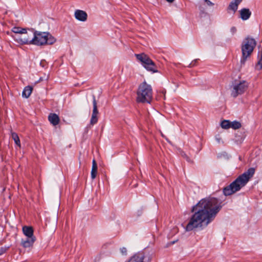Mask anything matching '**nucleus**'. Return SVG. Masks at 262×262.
Masks as SVG:
<instances>
[{
    "mask_svg": "<svg viewBox=\"0 0 262 262\" xmlns=\"http://www.w3.org/2000/svg\"><path fill=\"white\" fill-rule=\"evenodd\" d=\"M33 88L31 86H27L25 88L23 92V97L28 98L32 92Z\"/></svg>",
    "mask_w": 262,
    "mask_h": 262,
    "instance_id": "16",
    "label": "nucleus"
},
{
    "mask_svg": "<svg viewBox=\"0 0 262 262\" xmlns=\"http://www.w3.org/2000/svg\"><path fill=\"white\" fill-rule=\"evenodd\" d=\"M205 1L208 6H212L214 5V4L209 0H205Z\"/></svg>",
    "mask_w": 262,
    "mask_h": 262,
    "instance_id": "28",
    "label": "nucleus"
},
{
    "mask_svg": "<svg viewBox=\"0 0 262 262\" xmlns=\"http://www.w3.org/2000/svg\"><path fill=\"white\" fill-rule=\"evenodd\" d=\"M242 0H234L232 1L228 7V10L232 11L234 13L238 8V6L242 2Z\"/></svg>",
    "mask_w": 262,
    "mask_h": 262,
    "instance_id": "14",
    "label": "nucleus"
},
{
    "mask_svg": "<svg viewBox=\"0 0 262 262\" xmlns=\"http://www.w3.org/2000/svg\"><path fill=\"white\" fill-rule=\"evenodd\" d=\"M23 233L27 237H35L33 235V229L32 227L24 226L23 227Z\"/></svg>",
    "mask_w": 262,
    "mask_h": 262,
    "instance_id": "15",
    "label": "nucleus"
},
{
    "mask_svg": "<svg viewBox=\"0 0 262 262\" xmlns=\"http://www.w3.org/2000/svg\"><path fill=\"white\" fill-rule=\"evenodd\" d=\"M241 127V124L238 121H233L230 122V127L234 129H238Z\"/></svg>",
    "mask_w": 262,
    "mask_h": 262,
    "instance_id": "21",
    "label": "nucleus"
},
{
    "mask_svg": "<svg viewBox=\"0 0 262 262\" xmlns=\"http://www.w3.org/2000/svg\"><path fill=\"white\" fill-rule=\"evenodd\" d=\"M29 29H26L24 33L20 35L10 34L11 36L15 41L20 45H31V39L32 38V31L28 32Z\"/></svg>",
    "mask_w": 262,
    "mask_h": 262,
    "instance_id": "7",
    "label": "nucleus"
},
{
    "mask_svg": "<svg viewBox=\"0 0 262 262\" xmlns=\"http://www.w3.org/2000/svg\"><path fill=\"white\" fill-rule=\"evenodd\" d=\"M121 252L123 255H126L127 254V249L126 248L123 247L120 249Z\"/></svg>",
    "mask_w": 262,
    "mask_h": 262,
    "instance_id": "27",
    "label": "nucleus"
},
{
    "mask_svg": "<svg viewBox=\"0 0 262 262\" xmlns=\"http://www.w3.org/2000/svg\"><path fill=\"white\" fill-rule=\"evenodd\" d=\"M222 208V202L218 199L209 196L201 200L193 206L192 215L186 227L187 231L206 227L215 217Z\"/></svg>",
    "mask_w": 262,
    "mask_h": 262,
    "instance_id": "1",
    "label": "nucleus"
},
{
    "mask_svg": "<svg viewBox=\"0 0 262 262\" xmlns=\"http://www.w3.org/2000/svg\"><path fill=\"white\" fill-rule=\"evenodd\" d=\"M145 255L143 253H138L133 255L128 262H145Z\"/></svg>",
    "mask_w": 262,
    "mask_h": 262,
    "instance_id": "9",
    "label": "nucleus"
},
{
    "mask_svg": "<svg viewBox=\"0 0 262 262\" xmlns=\"http://www.w3.org/2000/svg\"><path fill=\"white\" fill-rule=\"evenodd\" d=\"M98 121L97 115L95 114H92V117L91 119V124L94 125Z\"/></svg>",
    "mask_w": 262,
    "mask_h": 262,
    "instance_id": "23",
    "label": "nucleus"
},
{
    "mask_svg": "<svg viewBox=\"0 0 262 262\" xmlns=\"http://www.w3.org/2000/svg\"><path fill=\"white\" fill-rule=\"evenodd\" d=\"M35 237H27L26 239L21 240V245L24 248L32 247L35 241Z\"/></svg>",
    "mask_w": 262,
    "mask_h": 262,
    "instance_id": "12",
    "label": "nucleus"
},
{
    "mask_svg": "<svg viewBox=\"0 0 262 262\" xmlns=\"http://www.w3.org/2000/svg\"><path fill=\"white\" fill-rule=\"evenodd\" d=\"M254 172L255 169L254 168H250L244 173L238 176L235 180L223 189L224 195L226 196L230 195L239 191L253 177Z\"/></svg>",
    "mask_w": 262,
    "mask_h": 262,
    "instance_id": "2",
    "label": "nucleus"
},
{
    "mask_svg": "<svg viewBox=\"0 0 262 262\" xmlns=\"http://www.w3.org/2000/svg\"><path fill=\"white\" fill-rule=\"evenodd\" d=\"M167 2H169V3H172L173 2H174V0H166Z\"/></svg>",
    "mask_w": 262,
    "mask_h": 262,
    "instance_id": "32",
    "label": "nucleus"
},
{
    "mask_svg": "<svg viewBox=\"0 0 262 262\" xmlns=\"http://www.w3.org/2000/svg\"><path fill=\"white\" fill-rule=\"evenodd\" d=\"M137 59L139 60L143 67L148 71L153 73L158 72L157 66L151 60V59L146 54L144 53L136 54Z\"/></svg>",
    "mask_w": 262,
    "mask_h": 262,
    "instance_id": "6",
    "label": "nucleus"
},
{
    "mask_svg": "<svg viewBox=\"0 0 262 262\" xmlns=\"http://www.w3.org/2000/svg\"><path fill=\"white\" fill-rule=\"evenodd\" d=\"M93 110L92 114H95V115H97L98 114V111L97 110V101L96 100V98L94 96H93Z\"/></svg>",
    "mask_w": 262,
    "mask_h": 262,
    "instance_id": "19",
    "label": "nucleus"
},
{
    "mask_svg": "<svg viewBox=\"0 0 262 262\" xmlns=\"http://www.w3.org/2000/svg\"><path fill=\"white\" fill-rule=\"evenodd\" d=\"M75 18L81 21H84L87 19V14L85 12L80 10H77L75 12Z\"/></svg>",
    "mask_w": 262,
    "mask_h": 262,
    "instance_id": "10",
    "label": "nucleus"
},
{
    "mask_svg": "<svg viewBox=\"0 0 262 262\" xmlns=\"http://www.w3.org/2000/svg\"><path fill=\"white\" fill-rule=\"evenodd\" d=\"M230 31L232 34H234L236 31V28L234 27H232L230 29Z\"/></svg>",
    "mask_w": 262,
    "mask_h": 262,
    "instance_id": "29",
    "label": "nucleus"
},
{
    "mask_svg": "<svg viewBox=\"0 0 262 262\" xmlns=\"http://www.w3.org/2000/svg\"><path fill=\"white\" fill-rule=\"evenodd\" d=\"M240 17L244 20H247L251 16V12L249 9L243 8L239 11Z\"/></svg>",
    "mask_w": 262,
    "mask_h": 262,
    "instance_id": "13",
    "label": "nucleus"
},
{
    "mask_svg": "<svg viewBox=\"0 0 262 262\" xmlns=\"http://www.w3.org/2000/svg\"><path fill=\"white\" fill-rule=\"evenodd\" d=\"M221 127L224 129H228L230 127V122L228 120H224L221 122Z\"/></svg>",
    "mask_w": 262,
    "mask_h": 262,
    "instance_id": "20",
    "label": "nucleus"
},
{
    "mask_svg": "<svg viewBox=\"0 0 262 262\" xmlns=\"http://www.w3.org/2000/svg\"><path fill=\"white\" fill-rule=\"evenodd\" d=\"M11 136L15 144L20 147V142L17 134L15 133H12Z\"/></svg>",
    "mask_w": 262,
    "mask_h": 262,
    "instance_id": "18",
    "label": "nucleus"
},
{
    "mask_svg": "<svg viewBox=\"0 0 262 262\" xmlns=\"http://www.w3.org/2000/svg\"><path fill=\"white\" fill-rule=\"evenodd\" d=\"M182 156H185V157H186V159L188 160V158L187 156L186 155V154H183V155H182Z\"/></svg>",
    "mask_w": 262,
    "mask_h": 262,
    "instance_id": "33",
    "label": "nucleus"
},
{
    "mask_svg": "<svg viewBox=\"0 0 262 262\" xmlns=\"http://www.w3.org/2000/svg\"><path fill=\"white\" fill-rule=\"evenodd\" d=\"M255 46L256 41L253 38L247 37L243 40L242 45L243 56L241 62H245L247 58L252 53Z\"/></svg>",
    "mask_w": 262,
    "mask_h": 262,
    "instance_id": "5",
    "label": "nucleus"
},
{
    "mask_svg": "<svg viewBox=\"0 0 262 262\" xmlns=\"http://www.w3.org/2000/svg\"><path fill=\"white\" fill-rule=\"evenodd\" d=\"M197 61H198V59H195V60H193V61H192V62L189 64V65L188 66V67H189V68H191V67H194V66L196 64V63Z\"/></svg>",
    "mask_w": 262,
    "mask_h": 262,
    "instance_id": "26",
    "label": "nucleus"
},
{
    "mask_svg": "<svg viewBox=\"0 0 262 262\" xmlns=\"http://www.w3.org/2000/svg\"><path fill=\"white\" fill-rule=\"evenodd\" d=\"M97 173V170H92L91 171V177L92 179H94Z\"/></svg>",
    "mask_w": 262,
    "mask_h": 262,
    "instance_id": "25",
    "label": "nucleus"
},
{
    "mask_svg": "<svg viewBox=\"0 0 262 262\" xmlns=\"http://www.w3.org/2000/svg\"><path fill=\"white\" fill-rule=\"evenodd\" d=\"M152 98L151 86L145 81L142 82L139 86L137 91V100L142 103H150Z\"/></svg>",
    "mask_w": 262,
    "mask_h": 262,
    "instance_id": "4",
    "label": "nucleus"
},
{
    "mask_svg": "<svg viewBox=\"0 0 262 262\" xmlns=\"http://www.w3.org/2000/svg\"><path fill=\"white\" fill-rule=\"evenodd\" d=\"M6 251V250L5 249L2 248L0 250V255L2 254L3 253H5Z\"/></svg>",
    "mask_w": 262,
    "mask_h": 262,
    "instance_id": "31",
    "label": "nucleus"
},
{
    "mask_svg": "<svg viewBox=\"0 0 262 262\" xmlns=\"http://www.w3.org/2000/svg\"><path fill=\"white\" fill-rule=\"evenodd\" d=\"M92 170H97V165L96 161L93 160Z\"/></svg>",
    "mask_w": 262,
    "mask_h": 262,
    "instance_id": "24",
    "label": "nucleus"
},
{
    "mask_svg": "<svg viewBox=\"0 0 262 262\" xmlns=\"http://www.w3.org/2000/svg\"><path fill=\"white\" fill-rule=\"evenodd\" d=\"M26 29L27 28H23L19 27H14L12 28L11 31L15 35H20L21 33H24Z\"/></svg>",
    "mask_w": 262,
    "mask_h": 262,
    "instance_id": "17",
    "label": "nucleus"
},
{
    "mask_svg": "<svg viewBox=\"0 0 262 262\" xmlns=\"http://www.w3.org/2000/svg\"><path fill=\"white\" fill-rule=\"evenodd\" d=\"M248 86V83L246 81L235 82L231 86V95L235 98L242 95L247 90Z\"/></svg>",
    "mask_w": 262,
    "mask_h": 262,
    "instance_id": "8",
    "label": "nucleus"
},
{
    "mask_svg": "<svg viewBox=\"0 0 262 262\" xmlns=\"http://www.w3.org/2000/svg\"><path fill=\"white\" fill-rule=\"evenodd\" d=\"M215 139L217 141L218 143H220L221 140V138L219 136H216Z\"/></svg>",
    "mask_w": 262,
    "mask_h": 262,
    "instance_id": "30",
    "label": "nucleus"
},
{
    "mask_svg": "<svg viewBox=\"0 0 262 262\" xmlns=\"http://www.w3.org/2000/svg\"><path fill=\"white\" fill-rule=\"evenodd\" d=\"M255 68L257 70H261L262 69V50L260 53V59L258 62L257 63V64H256Z\"/></svg>",
    "mask_w": 262,
    "mask_h": 262,
    "instance_id": "22",
    "label": "nucleus"
},
{
    "mask_svg": "<svg viewBox=\"0 0 262 262\" xmlns=\"http://www.w3.org/2000/svg\"><path fill=\"white\" fill-rule=\"evenodd\" d=\"M55 41V38L48 32L35 31L32 33L31 45L36 46H42L46 44L52 45Z\"/></svg>",
    "mask_w": 262,
    "mask_h": 262,
    "instance_id": "3",
    "label": "nucleus"
},
{
    "mask_svg": "<svg viewBox=\"0 0 262 262\" xmlns=\"http://www.w3.org/2000/svg\"><path fill=\"white\" fill-rule=\"evenodd\" d=\"M48 120L49 122L54 126H56L59 124L60 119L59 116L55 113H51L48 116Z\"/></svg>",
    "mask_w": 262,
    "mask_h": 262,
    "instance_id": "11",
    "label": "nucleus"
}]
</instances>
